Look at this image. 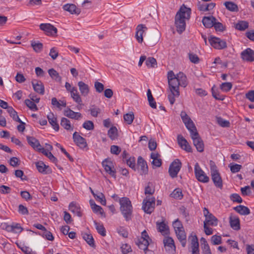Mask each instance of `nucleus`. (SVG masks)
<instances>
[{"instance_id":"f257e3e1","label":"nucleus","mask_w":254,"mask_h":254,"mask_svg":"<svg viewBox=\"0 0 254 254\" xmlns=\"http://www.w3.org/2000/svg\"><path fill=\"white\" fill-rule=\"evenodd\" d=\"M167 78L171 94L168 95L170 104L173 105L175 101V97L180 95L179 86L185 87L188 85L186 76L183 72H180L176 75L172 70L168 71Z\"/></svg>"},{"instance_id":"f03ea898","label":"nucleus","mask_w":254,"mask_h":254,"mask_svg":"<svg viewBox=\"0 0 254 254\" xmlns=\"http://www.w3.org/2000/svg\"><path fill=\"white\" fill-rule=\"evenodd\" d=\"M191 9L184 5L182 6L175 16V25L178 33H182L186 28V19L190 18Z\"/></svg>"},{"instance_id":"7ed1b4c3","label":"nucleus","mask_w":254,"mask_h":254,"mask_svg":"<svg viewBox=\"0 0 254 254\" xmlns=\"http://www.w3.org/2000/svg\"><path fill=\"white\" fill-rule=\"evenodd\" d=\"M120 211L126 221L131 220L132 217V206L128 198L123 197L120 199Z\"/></svg>"},{"instance_id":"20e7f679","label":"nucleus","mask_w":254,"mask_h":254,"mask_svg":"<svg viewBox=\"0 0 254 254\" xmlns=\"http://www.w3.org/2000/svg\"><path fill=\"white\" fill-rule=\"evenodd\" d=\"M209 168L211 179L214 185L217 188L222 189L223 188V181L219 169L214 162L210 160Z\"/></svg>"},{"instance_id":"39448f33","label":"nucleus","mask_w":254,"mask_h":254,"mask_svg":"<svg viewBox=\"0 0 254 254\" xmlns=\"http://www.w3.org/2000/svg\"><path fill=\"white\" fill-rule=\"evenodd\" d=\"M210 45L215 49L222 50L227 47V44L225 40L218 37L211 36L208 39Z\"/></svg>"},{"instance_id":"423d86ee","label":"nucleus","mask_w":254,"mask_h":254,"mask_svg":"<svg viewBox=\"0 0 254 254\" xmlns=\"http://www.w3.org/2000/svg\"><path fill=\"white\" fill-rule=\"evenodd\" d=\"M182 167V163L179 159L175 160L170 165L169 168V173L170 177L174 178L177 177Z\"/></svg>"},{"instance_id":"0eeeda50","label":"nucleus","mask_w":254,"mask_h":254,"mask_svg":"<svg viewBox=\"0 0 254 254\" xmlns=\"http://www.w3.org/2000/svg\"><path fill=\"white\" fill-rule=\"evenodd\" d=\"M181 117L186 127L190 131V133L197 130L193 122L185 112H181Z\"/></svg>"},{"instance_id":"6e6552de","label":"nucleus","mask_w":254,"mask_h":254,"mask_svg":"<svg viewBox=\"0 0 254 254\" xmlns=\"http://www.w3.org/2000/svg\"><path fill=\"white\" fill-rule=\"evenodd\" d=\"M155 200L154 197L149 196H146V198L143 200L142 209L145 212L150 214L153 211Z\"/></svg>"},{"instance_id":"1a4fd4ad","label":"nucleus","mask_w":254,"mask_h":254,"mask_svg":"<svg viewBox=\"0 0 254 254\" xmlns=\"http://www.w3.org/2000/svg\"><path fill=\"white\" fill-rule=\"evenodd\" d=\"M190 134V136L193 140L194 145L196 147L197 150L199 152H202L204 149V145L201 138L199 136L197 131H194Z\"/></svg>"},{"instance_id":"9d476101","label":"nucleus","mask_w":254,"mask_h":254,"mask_svg":"<svg viewBox=\"0 0 254 254\" xmlns=\"http://www.w3.org/2000/svg\"><path fill=\"white\" fill-rule=\"evenodd\" d=\"M102 165L105 171L108 173L111 176L114 178H116V172L114 167L113 163L112 161L109 159H105L102 162Z\"/></svg>"},{"instance_id":"9b49d317","label":"nucleus","mask_w":254,"mask_h":254,"mask_svg":"<svg viewBox=\"0 0 254 254\" xmlns=\"http://www.w3.org/2000/svg\"><path fill=\"white\" fill-rule=\"evenodd\" d=\"M40 28L48 35L55 36L57 33V29L50 23H42Z\"/></svg>"},{"instance_id":"f8f14e48","label":"nucleus","mask_w":254,"mask_h":254,"mask_svg":"<svg viewBox=\"0 0 254 254\" xmlns=\"http://www.w3.org/2000/svg\"><path fill=\"white\" fill-rule=\"evenodd\" d=\"M194 174L197 180L201 182H206V176L199 165L196 163L194 166Z\"/></svg>"},{"instance_id":"ddd939ff","label":"nucleus","mask_w":254,"mask_h":254,"mask_svg":"<svg viewBox=\"0 0 254 254\" xmlns=\"http://www.w3.org/2000/svg\"><path fill=\"white\" fill-rule=\"evenodd\" d=\"M164 246L167 251L174 253L176 251V247L174 240L171 237H167L163 240Z\"/></svg>"},{"instance_id":"4468645a","label":"nucleus","mask_w":254,"mask_h":254,"mask_svg":"<svg viewBox=\"0 0 254 254\" xmlns=\"http://www.w3.org/2000/svg\"><path fill=\"white\" fill-rule=\"evenodd\" d=\"M147 29L144 24H139L136 28L135 38L138 43H141L143 42V34L145 30Z\"/></svg>"},{"instance_id":"2eb2a0df","label":"nucleus","mask_w":254,"mask_h":254,"mask_svg":"<svg viewBox=\"0 0 254 254\" xmlns=\"http://www.w3.org/2000/svg\"><path fill=\"white\" fill-rule=\"evenodd\" d=\"M73 139L75 143L81 148H84L87 146V143L85 139L79 135L77 132H74L73 134Z\"/></svg>"},{"instance_id":"dca6fc26","label":"nucleus","mask_w":254,"mask_h":254,"mask_svg":"<svg viewBox=\"0 0 254 254\" xmlns=\"http://www.w3.org/2000/svg\"><path fill=\"white\" fill-rule=\"evenodd\" d=\"M243 60L247 62L254 61V51L250 48H247L241 53Z\"/></svg>"},{"instance_id":"f3484780","label":"nucleus","mask_w":254,"mask_h":254,"mask_svg":"<svg viewBox=\"0 0 254 254\" xmlns=\"http://www.w3.org/2000/svg\"><path fill=\"white\" fill-rule=\"evenodd\" d=\"M36 166L38 171L43 174H49L52 173V170L50 167L45 165L42 161H38L36 163Z\"/></svg>"},{"instance_id":"a211bd4d","label":"nucleus","mask_w":254,"mask_h":254,"mask_svg":"<svg viewBox=\"0 0 254 254\" xmlns=\"http://www.w3.org/2000/svg\"><path fill=\"white\" fill-rule=\"evenodd\" d=\"M178 142L181 147L188 152H191V148L187 140L181 135L178 136Z\"/></svg>"},{"instance_id":"6ab92c4d","label":"nucleus","mask_w":254,"mask_h":254,"mask_svg":"<svg viewBox=\"0 0 254 254\" xmlns=\"http://www.w3.org/2000/svg\"><path fill=\"white\" fill-rule=\"evenodd\" d=\"M32 84L33 89L37 93L44 95L45 93V88L44 84L41 81H38L36 80H33L32 81Z\"/></svg>"},{"instance_id":"aec40b11","label":"nucleus","mask_w":254,"mask_h":254,"mask_svg":"<svg viewBox=\"0 0 254 254\" xmlns=\"http://www.w3.org/2000/svg\"><path fill=\"white\" fill-rule=\"evenodd\" d=\"M137 165L138 168L140 169V174L141 175L147 174L148 166L146 162L140 156L138 158Z\"/></svg>"},{"instance_id":"412c9836","label":"nucleus","mask_w":254,"mask_h":254,"mask_svg":"<svg viewBox=\"0 0 254 254\" xmlns=\"http://www.w3.org/2000/svg\"><path fill=\"white\" fill-rule=\"evenodd\" d=\"M27 140L29 144L34 149L40 152L41 149L43 148L41 145L39 141L33 136H27Z\"/></svg>"},{"instance_id":"4be33fe9","label":"nucleus","mask_w":254,"mask_h":254,"mask_svg":"<svg viewBox=\"0 0 254 254\" xmlns=\"http://www.w3.org/2000/svg\"><path fill=\"white\" fill-rule=\"evenodd\" d=\"M189 239H190L191 241V252L192 254L199 253L198 247L199 244L198 242V239L196 235L191 236L189 237Z\"/></svg>"},{"instance_id":"5701e85b","label":"nucleus","mask_w":254,"mask_h":254,"mask_svg":"<svg viewBox=\"0 0 254 254\" xmlns=\"http://www.w3.org/2000/svg\"><path fill=\"white\" fill-rule=\"evenodd\" d=\"M229 221L233 229L237 231L240 229V220L237 216L231 215L229 217Z\"/></svg>"},{"instance_id":"b1692460","label":"nucleus","mask_w":254,"mask_h":254,"mask_svg":"<svg viewBox=\"0 0 254 254\" xmlns=\"http://www.w3.org/2000/svg\"><path fill=\"white\" fill-rule=\"evenodd\" d=\"M64 115L69 118L77 120L80 119L82 117L81 113L75 112L69 108L64 111Z\"/></svg>"},{"instance_id":"393cba45","label":"nucleus","mask_w":254,"mask_h":254,"mask_svg":"<svg viewBox=\"0 0 254 254\" xmlns=\"http://www.w3.org/2000/svg\"><path fill=\"white\" fill-rule=\"evenodd\" d=\"M175 233L182 246L185 247L186 245V235L184 228L176 230L175 231Z\"/></svg>"},{"instance_id":"a878e982","label":"nucleus","mask_w":254,"mask_h":254,"mask_svg":"<svg viewBox=\"0 0 254 254\" xmlns=\"http://www.w3.org/2000/svg\"><path fill=\"white\" fill-rule=\"evenodd\" d=\"M47 118L53 128L56 131H58L59 130V125L57 123V118L54 116V114L51 112L50 113V114L47 115Z\"/></svg>"},{"instance_id":"bb28decb","label":"nucleus","mask_w":254,"mask_h":254,"mask_svg":"<svg viewBox=\"0 0 254 254\" xmlns=\"http://www.w3.org/2000/svg\"><path fill=\"white\" fill-rule=\"evenodd\" d=\"M69 210L78 217L82 216L80 207L75 202H71L68 206Z\"/></svg>"},{"instance_id":"cd10ccee","label":"nucleus","mask_w":254,"mask_h":254,"mask_svg":"<svg viewBox=\"0 0 254 254\" xmlns=\"http://www.w3.org/2000/svg\"><path fill=\"white\" fill-rule=\"evenodd\" d=\"M63 8L71 14H79L81 12L80 9L77 8L74 4H66L64 5Z\"/></svg>"},{"instance_id":"c85d7f7f","label":"nucleus","mask_w":254,"mask_h":254,"mask_svg":"<svg viewBox=\"0 0 254 254\" xmlns=\"http://www.w3.org/2000/svg\"><path fill=\"white\" fill-rule=\"evenodd\" d=\"M149 243L150 242L149 240L144 239H138L136 242V244L138 246L140 249L143 250L146 254V252L148 251V247Z\"/></svg>"},{"instance_id":"c756f323","label":"nucleus","mask_w":254,"mask_h":254,"mask_svg":"<svg viewBox=\"0 0 254 254\" xmlns=\"http://www.w3.org/2000/svg\"><path fill=\"white\" fill-rule=\"evenodd\" d=\"M78 86L81 95L83 96H86L89 92L88 85L81 81L78 82Z\"/></svg>"},{"instance_id":"7c9ffc66","label":"nucleus","mask_w":254,"mask_h":254,"mask_svg":"<svg viewBox=\"0 0 254 254\" xmlns=\"http://www.w3.org/2000/svg\"><path fill=\"white\" fill-rule=\"evenodd\" d=\"M70 93L73 100L79 105H81L82 104V99L77 91V88L73 89L72 90L70 91Z\"/></svg>"},{"instance_id":"2f4dec72","label":"nucleus","mask_w":254,"mask_h":254,"mask_svg":"<svg viewBox=\"0 0 254 254\" xmlns=\"http://www.w3.org/2000/svg\"><path fill=\"white\" fill-rule=\"evenodd\" d=\"M234 209L240 214L242 215H247L250 213L249 208L244 205H240L234 208Z\"/></svg>"},{"instance_id":"473e14b6","label":"nucleus","mask_w":254,"mask_h":254,"mask_svg":"<svg viewBox=\"0 0 254 254\" xmlns=\"http://www.w3.org/2000/svg\"><path fill=\"white\" fill-rule=\"evenodd\" d=\"M218 222V220L217 218L207 210V226H216Z\"/></svg>"},{"instance_id":"72a5a7b5","label":"nucleus","mask_w":254,"mask_h":254,"mask_svg":"<svg viewBox=\"0 0 254 254\" xmlns=\"http://www.w3.org/2000/svg\"><path fill=\"white\" fill-rule=\"evenodd\" d=\"M156 226L158 231L161 232L163 235L168 234V227L164 222H157Z\"/></svg>"},{"instance_id":"f704fd0d","label":"nucleus","mask_w":254,"mask_h":254,"mask_svg":"<svg viewBox=\"0 0 254 254\" xmlns=\"http://www.w3.org/2000/svg\"><path fill=\"white\" fill-rule=\"evenodd\" d=\"M61 125L67 130H73V127L70 124V121L65 118H62L61 121Z\"/></svg>"},{"instance_id":"c9c22d12","label":"nucleus","mask_w":254,"mask_h":254,"mask_svg":"<svg viewBox=\"0 0 254 254\" xmlns=\"http://www.w3.org/2000/svg\"><path fill=\"white\" fill-rule=\"evenodd\" d=\"M40 152H42L46 156L48 157V158L51 161H52L57 165L58 159L52 154V153L50 151H49L48 150H47L43 148L41 149Z\"/></svg>"},{"instance_id":"e433bc0d","label":"nucleus","mask_w":254,"mask_h":254,"mask_svg":"<svg viewBox=\"0 0 254 254\" xmlns=\"http://www.w3.org/2000/svg\"><path fill=\"white\" fill-rule=\"evenodd\" d=\"M82 238L90 246L93 248L95 247L94 239L91 234H83Z\"/></svg>"},{"instance_id":"4c0bfd02","label":"nucleus","mask_w":254,"mask_h":254,"mask_svg":"<svg viewBox=\"0 0 254 254\" xmlns=\"http://www.w3.org/2000/svg\"><path fill=\"white\" fill-rule=\"evenodd\" d=\"M109 137L112 140H115L117 138L118 136V129L115 127H112L108 132Z\"/></svg>"},{"instance_id":"58836bf2","label":"nucleus","mask_w":254,"mask_h":254,"mask_svg":"<svg viewBox=\"0 0 254 254\" xmlns=\"http://www.w3.org/2000/svg\"><path fill=\"white\" fill-rule=\"evenodd\" d=\"M224 4L226 8L231 11H238L239 9L238 5L232 1H226Z\"/></svg>"},{"instance_id":"ea45409f","label":"nucleus","mask_w":254,"mask_h":254,"mask_svg":"<svg viewBox=\"0 0 254 254\" xmlns=\"http://www.w3.org/2000/svg\"><path fill=\"white\" fill-rule=\"evenodd\" d=\"M94 223L98 233L100 234L102 236H105L106 235V230L103 225L102 224L98 223L96 221H94Z\"/></svg>"},{"instance_id":"a19ab883","label":"nucleus","mask_w":254,"mask_h":254,"mask_svg":"<svg viewBox=\"0 0 254 254\" xmlns=\"http://www.w3.org/2000/svg\"><path fill=\"white\" fill-rule=\"evenodd\" d=\"M147 96L150 106L152 108L155 109L156 108V102L154 101L151 90L149 89L147 90Z\"/></svg>"},{"instance_id":"79ce46f5","label":"nucleus","mask_w":254,"mask_h":254,"mask_svg":"<svg viewBox=\"0 0 254 254\" xmlns=\"http://www.w3.org/2000/svg\"><path fill=\"white\" fill-rule=\"evenodd\" d=\"M7 112L9 114L10 116L12 118L13 120L16 122H20V119L19 118L17 113L13 109L12 107L8 108Z\"/></svg>"},{"instance_id":"37998d69","label":"nucleus","mask_w":254,"mask_h":254,"mask_svg":"<svg viewBox=\"0 0 254 254\" xmlns=\"http://www.w3.org/2000/svg\"><path fill=\"white\" fill-rule=\"evenodd\" d=\"M52 104L53 106H56L58 108H61V106L65 107L66 105V102L64 101H58L56 98L54 97L52 99Z\"/></svg>"},{"instance_id":"c03bdc74","label":"nucleus","mask_w":254,"mask_h":254,"mask_svg":"<svg viewBox=\"0 0 254 254\" xmlns=\"http://www.w3.org/2000/svg\"><path fill=\"white\" fill-rule=\"evenodd\" d=\"M248 27L249 23L246 21H240L236 25V28L241 31L245 30Z\"/></svg>"},{"instance_id":"a18cd8bd","label":"nucleus","mask_w":254,"mask_h":254,"mask_svg":"<svg viewBox=\"0 0 254 254\" xmlns=\"http://www.w3.org/2000/svg\"><path fill=\"white\" fill-rule=\"evenodd\" d=\"M89 111L90 112L91 115L93 117H97L101 113V109L95 105H92Z\"/></svg>"},{"instance_id":"49530a36","label":"nucleus","mask_w":254,"mask_h":254,"mask_svg":"<svg viewBox=\"0 0 254 254\" xmlns=\"http://www.w3.org/2000/svg\"><path fill=\"white\" fill-rule=\"evenodd\" d=\"M216 121L217 124L223 127H230V122L228 121L224 120L221 117H217Z\"/></svg>"},{"instance_id":"de8ad7c7","label":"nucleus","mask_w":254,"mask_h":254,"mask_svg":"<svg viewBox=\"0 0 254 254\" xmlns=\"http://www.w3.org/2000/svg\"><path fill=\"white\" fill-rule=\"evenodd\" d=\"M31 46L36 53L40 52L43 49V44L41 43H37L35 41L31 42Z\"/></svg>"},{"instance_id":"09e8293b","label":"nucleus","mask_w":254,"mask_h":254,"mask_svg":"<svg viewBox=\"0 0 254 254\" xmlns=\"http://www.w3.org/2000/svg\"><path fill=\"white\" fill-rule=\"evenodd\" d=\"M134 118V114L132 112H130L125 114L124 119L125 122L128 125H130Z\"/></svg>"},{"instance_id":"8fccbe9b","label":"nucleus","mask_w":254,"mask_h":254,"mask_svg":"<svg viewBox=\"0 0 254 254\" xmlns=\"http://www.w3.org/2000/svg\"><path fill=\"white\" fill-rule=\"evenodd\" d=\"M48 73L53 79L58 81L61 80V77L59 76L58 72L54 68L49 69Z\"/></svg>"},{"instance_id":"3c124183","label":"nucleus","mask_w":254,"mask_h":254,"mask_svg":"<svg viewBox=\"0 0 254 254\" xmlns=\"http://www.w3.org/2000/svg\"><path fill=\"white\" fill-rule=\"evenodd\" d=\"M26 105L31 110L34 111H37L38 109L35 103L31 100L26 99L25 100Z\"/></svg>"},{"instance_id":"603ef678","label":"nucleus","mask_w":254,"mask_h":254,"mask_svg":"<svg viewBox=\"0 0 254 254\" xmlns=\"http://www.w3.org/2000/svg\"><path fill=\"white\" fill-rule=\"evenodd\" d=\"M229 167L232 173H236L239 172L242 168V165L233 163L230 164Z\"/></svg>"},{"instance_id":"864d4df0","label":"nucleus","mask_w":254,"mask_h":254,"mask_svg":"<svg viewBox=\"0 0 254 254\" xmlns=\"http://www.w3.org/2000/svg\"><path fill=\"white\" fill-rule=\"evenodd\" d=\"M220 89L224 92H228L232 88V84L231 82L222 83L220 86Z\"/></svg>"},{"instance_id":"5fc2aeb1","label":"nucleus","mask_w":254,"mask_h":254,"mask_svg":"<svg viewBox=\"0 0 254 254\" xmlns=\"http://www.w3.org/2000/svg\"><path fill=\"white\" fill-rule=\"evenodd\" d=\"M145 64L148 67H154L157 65V61L155 58L149 57L146 59Z\"/></svg>"},{"instance_id":"6e6d98bb","label":"nucleus","mask_w":254,"mask_h":254,"mask_svg":"<svg viewBox=\"0 0 254 254\" xmlns=\"http://www.w3.org/2000/svg\"><path fill=\"white\" fill-rule=\"evenodd\" d=\"M197 9L201 13L206 11V2L203 1H198L197 4Z\"/></svg>"},{"instance_id":"4d7b16f0","label":"nucleus","mask_w":254,"mask_h":254,"mask_svg":"<svg viewBox=\"0 0 254 254\" xmlns=\"http://www.w3.org/2000/svg\"><path fill=\"white\" fill-rule=\"evenodd\" d=\"M212 96L216 99L220 101H223L224 99V96L220 94L214 87L211 89Z\"/></svg>"},{"instance_id":"13d9d810","label":"nucleus","mask_w":254,"mask_h":254,"mask_svg":"<svg viewBox=\"0 0 254 254\" xmlns=\"http://www.w3.org/2000/svg\"><path fill=\"white\" fill-rule=\"evenodd\" d=\"M171 195L176 199H181L183 197L182 192L180 189H175L171 193Z\"/></svg>"},{"instance_id":"bf43d9fd","label":"nucleus","mask_w":254,"mask_h":254,"mask_svg":"<svg viewBox=\"0 0 254 254\" xmlns=\"http://www.w3.org/2000/svg\"><path fill=\"white\" fill-rule=\"evenodd\" d=\"M217 20L213 16H207V28H211L214 26Z\"/></svg>"},{"instance_id":"052dcab7","label":"nucleus","mask_w":254,"mask_h":254,"mask_svg":"<svg viewBox=\"0 0 254 254\" xmlns=\"http://www.w3.org/2000/svg\"><path fill=\"white\" fill-rule=\"evenodd\" d=\"M152 184L149 182L147 186L145 188V194H152L154 193L155 190L152 187Z\"/></svg>"},{"instance_id":"680f3d73","label":"nucleus","mask_w":254,"mask_h":254,"mask_svg":"<svg viewBox=\"0 0 254 254\" xmlns=\"http://www.w3.org/2000/svg\"><path fill=\"white\" fill-rule=\"evenodd\" d=\"M83 127L85 129L90 130L94 129V124L91 121H86L83 124Z\"/></svg>"},{"instance_id":"e2e57ef3","label":"nucleus","mask_w":254,"mask_h":254,"mask_svg":"<svg viewBox=\"0 0 254 254\" xmlns=\"http://www.w3.org/2000/svg\"><path fill=\"white\" fill-rule=\"evenodd\" d=\"M211 242L213 245H219L221 244V237L220 236L213 235L211 237Z\"/></svg>"},{"instance_id":"0e129e2a","label":"nucleus","mask_w":254,"mask_h":254,"mask_svg":"<svg viewBox=\"0 0 254 254\" xmlns=\"http://www.w3.org/2000/svg\"><path fill=\"white\" fill-rule=\"evenodd\" d=\"M213 27L216 32H223L225 30V26L221 23L217 21Z\"/></svg>"},{"instance_id":"69168bd1","label":"nucleus","mask_w":254,"mask_h":254,"mask_svg":"<svg viewBox=\"0 0 254 254\" xmlns=\"http://www.w3.org/2000/svg\"><path fill=\"white\" fill-rule=\"evenodd\" d=\"M95 198L97 200L99 201L102 205H106V200L105 199V195L102 192H100L98 195L96 194V197Z\"/></svg>"},{"instance_id":"338daca9","label":"nucleus","mask_w":254,"mask_h":254,"mask_svg":"<svg viewBox=\"0 0 254 254\" xmlns=\"http://www.w3.org/2000/svg\"><path fill=\"white\" fill-rule=\"evenodd\" d=\"M230 199L233 202L241 203L243 200L239 194L237 193H233L230 195Z\"/></svg>"},{"instance_id":"774afa93","label":"nucleus","mask_w":254,"mask_h":254,"mask_svg":"<svg viewBox=\"0 0 254 254\" xmlns=\"http://www.w3.org/2000/svg\"><path fill=\"white\" fill-rule=\"evenodd\" d=\"M121 249L123 254H127L132 251L131 247L127 244H123Z\"/></svg>"}]
</instances>
